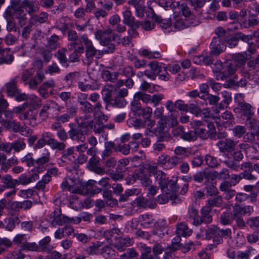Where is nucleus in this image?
Returning a JSON list of instances; mask_svg holds the SVG:
<instances>
[{
	"instance_id": "obj_58",
	"label": "nucleus",
	"mask_w": 259,
	"mask_h": 259,
	"mask_svg": "<svg viewBox=\"0 0 259 259\" xmlns=\"http://www.w3.org/2000/svg\"><path fill=\"white\" fill-rule=\"evenodd\" d=\"M140 248L142 252L141 259H154L153 257H150V256L149 255L151 251L150 247L147 246L145 244H142Z\"/></svg>"
},
{
	"instance_id": "obj_8",
	"label": "nucleus",
	"mask_w": 259,
	"mask_h": 259,
	"mask_svg": "<svg viewBox=\"0 0 259 259\" xmlns=\"http://www.w3.org/2000/svg\"><path fill=\"white\" fill-rule=\"evenodd\" d=\"M70 130L68 131V136L69 138L73 141L77 142H84L86 137L84 131L81 130V127L73 126L72 124H70Z\"/></svg>"
},
{
	"instance_id": "obj_18",
	"label": "nucleus",
	"mask_w": 259,
	"mask_h": 259,
	"mask_svg": "<svg viewBox=\"0 0 259 259\" xmlns=\"http://www.w3.org/2000/svg\"><path fill=\"white\" fill-rule=\"evenodd\" d=\"M76 121L77 122L79 127L90 129L93 128L94 121L92 116L89 114L77 117Z\"/></svg>"
},
{
	"instance_id": "obj_12",
	"label": "nucleus",
	"mask_w": 259,
	"mask_h": 259,
	"mask_svg": "<svg viewBox=\"0 0 259 259\" xmlns=\"http://www.w3.org/2000/svg\"><path fill=\"white\" fill-rule=\"evenodd\" d=\"M123 23L130 27V28L136 29L138 28L139 21H136L135 18L133 16L132 12L126 8L122 12Z\"/></svg>"
},
{
	"instance_id": "obj_50",
	"label": "nucleus",
	"mask_w": 259,
	"mask_h": 259,
	"mask_svg": "<svg viewBox=\"0 0 259 259\" xmlns=\"http://www.w3.org/2000/svg\"><path fill=\"white\" fill-rule=\"evenodd\" d=\"M50 153L48 150L45 149L42 155L35 160V162L38 165H43L50 161Z\"/></svg>"
},
{
	"instance_id": "obj_45",
	"label": "nucleus",
	"mask_w": 259,
	"mask_h": 259,
	"mask_svg": "<svg viewBox=\"0 0 259 259\" xmlns=\"http://www.w3.org/2000/svg\"><path fill=\"white\" fill-rule=\"evenodd\" d=\"M133 204L140 208H146L150 206V201L144 197L139 196L133 201Z\"/></svg>"
},
{
	"instance_id": "obj_15",
	"label": "nucleus",
	"mask_w": 259,
	"mask_h": 259,
	"mask_svg": "<svg viewBox=\"0 0 259 259\" xmlns=\"http://www.w3.org/2000/svg\"><path fill=\"white\" fill-rule=\"evenodd\" d=\"M240 169L243 171V172H241L243 179L250 181L255 180L256 179V177L251 173L253 169L251 162H246L242 163Z\"/></svg>"
},
{
	"instance_id": "obj_59",
	"label": "nucleus",
	"mask_w": 259,
	"mask_h": 259,
	"mask_svg": "<svg viewBox=\"0 0 259 259\" xmlns=\"http://www.w3.org/2000/svg\"><path fill=\"white\" fill-rule=\"evenodd\" d=\"M219 233V228L213 226L209 227L206 230L205 232V238L210 240L213 237H214L215 235L218 234Z\"/></svg>"
},
{
	"instance_id": "obj_34",
	"label": "nucleus",
	"mask_w": 259,
	"mask_h": 259,
	"mask_svg": "<svg viewBox=\"0 0 259 259\" xmlns=\"http://www.w3.org/2000/svg\"><path fill=\"white\" fill-rule=\"evenodd\" d=\"M67 37L68 40L72 41V42L69 43L68 45L67 48L69 51H72L76 47L77 45L76 41L78 39V35L76 32L75 30H69L68 32Z\"/></svg>"
},
{
	"instance_id": "obj_47",
	"label": "nucleus",
	"mask_w": 259,
	"mask_h": 259,
	"mask_svg": "<svg viewBox=\"0 0 259 259\" xmlns=\"http://www.w3.org/2000/svg\"><path fill=\"white\" fill-rule=\"evenodd\" d=\"M134 99L136 101L141 100L145 103H148L150 102L151 98L150 95L146 94L142 92H138L135 94Z\"/></svg>"
},
{
	"instance_id": "obj_2",
	"label": "nucleus",
	"mask_w": 259,
	"mask_h": 259,
	"mask_svg": "<svg viewBox=\"0 0 259 259\" xmlns=\"http://www.w3.org/2000/svg\"><path fill=\"white\" fill-rule=\"evenodd\" d=\"M155 179L163 193L168 194L170 192H176L177 187L175 182L169 180L162 171L159 170L156 174Z\"/></svg>"
},
{
	"instance_id": "obj_25",
	"label": "nucleus",
	"mask_w": 259,
	"mask_h": 259,
	"mask_svg": "<svg viewBox=\"0 0 259 259\" xmlns=\"http://www.w3.org/2000/svg\"><path fill=\"white\" fill-rule=\"evenodd\" d=\"M17 77L12 79L9 82L5 85L6 92L8 96L11 97H14L15 95L18 93L19 91L17 87Z\"/></svg>"
},
{
	"instance_id": "obj_37",
	"label": "nucleus",
	"mask_w": 259,
	"mask_h": 259,
	"mask_svg": "<svg viewBox=\"0 0 259 259\" xmlns=\"http://www.w3.org/2000/svg\"><path fill=\"white\" fill-rule=\"evenodd\" d=\"M115 144L111 141L106 142L104 144L105 149L102 151L101 157L103 159L110 156L112 153V149L114 148Z\"/></svg>"
},
{
	"instance_id": "obj_38",
	"label": "nucleus",
	"mask_w": 259,
	"mask_h": 259,
	"mask_svg": "<svg viewBox=\"0 0 259 259\" xmlns=\"http://www.w3.org/2000/svg\"><path fill=\"white\" fill-rule=\"evenodd\" d=\"M234 220L231 212H223L220 215V223L223 225H231Z\"/></svg>"
},
{
	"instance_id": "obj_44",
	"label": "nucleus",
	"mask_w": 259,
	"mask_h": 259,
	"mask_svg": "<svg viewBox=\"0 0 259 259\" xmlns=\"http://www.w3.org/2000/svg\"><path fill=\"white\" fill-rule=\"evenodd\" d=\"M102 243L100 241H96L92 243L85 249L89 254H96L99 253V249L102 246Z\"/></svg>"
},
{
	"instance_id": "obj_23",
	"label": "nucleus",
	"mask_w": 259,
	"mask_h": 259,
	"mask_svg": "<svg viewBox=\"0 0 259 259\" xmlns=\"http://www.w3.org/2000/svg\"><path fill=\"white\" fill-rule=\"evenodd\" d=\"M127 4L135 9L136 15L138 17L142 18L144 16L145 7L143 0H128Z\"/></svg>"
},
{
	"instance_id": "obj_9",
	"label": "nucleus",
	"mask_w": 259,
	"mask_h": 259,
	"mask_svg": "<svg viewBox=\"0 0 259 259\" xmlns=\"http://www.w3.org/2000/svg\"><path fill=\"white\" fill-rule=\"evenodd\" d=\"M211 208L206 205L202 207L200 210V216L194 222L195 226H198L202 223L209 224L212 222V218L211 214Z\"/></svg>"
},
{
	"instance_id": "obj_63",
	"label": "nucleus",
	"mask_w": 259,
	"mask_h": 259,
	"mask_svg": "<svg viewBox=\"0 0 259 259\" xmlns=\"http://www.w3.org/2000/svg\"><path fill=\"white\" fill-rule=\"evenodd\" d=\"M250 256L251 250L249 249L239 250L236 253L237 259H250Z\"/></svg>"
},
{
	"instance_id": "obj_14",
	"label": "nucleus",
	"mask_w": 259,
	"mask_h": 259,
	"mask_svg": "<svg viewBox=\"0 0 259 259\" xmlns=\"http://www.w3.org/2000/svg\"><path fill=\"white\" fill-rule=\"evenodd\" d=\"M236 110L242 116H245L246 118L253 116L254 115L253 107L250 104L246 102H240L238 103Z\"/></svg>"
},
{
	"instance_id": "obj_19",
	"label": "nucleus",
	"mask_w": 259,
	"mask_h": 259,
	"mask_svg": "<svg viewBox=\"0 0 259 259\" xmlns=\"http://www.w3.org/2000/svg\"><path fill=\"white\" fill-rule=\"evenodd\" d=\"M259 23V19L256 15L249 13L248 16L241 20L240 24L244 28H253Z\"/></svg>"
},
{
	"instance_id": "obj_40",
	"label": "nucleus",
	"mask_w": 259,
	"mask_h": 259,
	"mask_svg": "<svg viewBox=\"0 0 259 259\" xmlns=\"http://www.w3.org/2000/svg\"><path fill=\"white\" fill-rule=\"evenodd\" d=\"M23 5L24 7L28 8V13L30 15L38 10V4L35 2L24 0Z\"/></svg>"
},
{
	"instance_id": "obj_60",
	"label": "nucleus",
	"mask_w": 259,
	"mask_h": 259,
	"mask_svg": "<svg viewBox=\"0 0 259 259\" xmlns=\"http://www.w3.org/2000/svg\"><path fill=\"white\" fill-rule=\"evenodd\" d=\"M194 62L196 63H203L206 65H209L212 63V57L210 56H200L198 58H194Z\"/></svg>"
},
{
	"instance_id": "obj_55",
	"label": "nucleus",
	"mask_w": 259,
	"mask_h": 259,
	"mask_svg": "<svg viewBox=\"0 0 259 259\" xmlns=\"http://www.w3.org/2000/svg\"><path fill=\"white\" fill-rule=\"evenodd\" d=\"M117 73L118 74H119L124 75L127 78H131L135 74L133 71V67L130 66L120 68L119 70V72Z\"/></svg>"
},
{
	"instance_id": "obj_20",
	"label": "nucleus",
	"mask_w": 259,
	"mask_h": 259,
	"mask_svg": "<svg viewBox=\"0 0 259 259\" xmlns=\"http://www.w3.org/2000/svg\"><path fill=\"white\" fill-rule=\"evenodd\" d=\"M77 110V108L74 106L69 107L67 108L66 113L58 116L56 120L62 123L68 122L71 118L75 116Z\"/></svg>"
},
{
	"instance_id": "obj_10",
	"label": "nucleus",
	"mask_w": 259,
	"mask_h": 259,
	"mask_svg": "<svg viewBox=\"0 0 259 259\" xmlns=\"http://www.w3.org/2000/svg\"><path fill=\"white\" fill-rule=\"evenodd\" d=\"M236 65L231 62H224L222 74H217V80H224L232 75L236 70Z\"/></svg>"
},
{
	"instance_id": "obj_16",
	"label": "nucleus",
	"mask_w": 259,
	"mask_h": 259,
	"mask_svg": "<svg viewBox=\"0 0 259 259\" xmlns=\"http://www.w3.org/2000/svg\"><path fill=\"white\" fill-rule=\"evenodd\" d=\"M14 97H15V99L18 102H21L29 99L30 101H31L30 104L33 106H38L40 105V99L36 96L31 95L29 97L26 94L21 93L19 90L18 91V93L15 95Z\"/></svg>"
},
{
	"instance_id": "obj_24",
	"label": "nucleus",
	"mask_w": 259,
	"mask_h": 259,
	"mask_svg": "<svg viewBox=\"0 0 259 259\" xmlns=\"http://www.w3.org/2000/svg\"><path fill=\"white\" fill-rule=\"evenodd\" d=\"M14 60V56L9 49L0 48V65L6 64H10Z\"/></svg>"
},
{
	"instance_id": "obj_56",
	"label": "nucleus",
	"mask_w": 259,
	"mask_h": 259,
	"mask_svg": "<svg viewBox=\"0 0 259 259\" xmlns=\"http://www.w3.org/2000/svg\"><path fill=\"white\" fill-rule=\"evenodd\" d=\"M4 125L8 128H12L15 132H18L21 126L20 123L17 122L15 120H5Z\"/></svg>"
},
{
	"instance_id": "obj_51",
	"label": "nucleus",
	"mask_w": 259,
	"mask_h": 259,
	"mask_svg": "<svg viewBox=\"0 0 259 259\" xmlns=\"http://www.w3.org/2000/svg\"><path fill=\"white\" fill-rule=\"evenodd\" d=\"M49 145L53 149H57L59 151L63 150L66 147V145L64 143L59 142L54 138L50 140Z\"/></svg>"
},
{
	"instance_id": "obj_17",
	"label": "nucleus",
	"mask_w": 259,
	"mask_h": 259,
	"mask_svg": "<svg viewBox=\"0 0 259 259\" xmlns=\"http://www.w3.org/2000/svg\"><path fill=\"white\" fill-rule=\"evenodd\" d=\"M133 238L130 237L116 238L114 246L120 251H124L127 247L132 245L134 243Z\"/></svg>"
},
{
	"instance_id": "obj_1",
	"label": "nucleus",
	"mask_w": 259,
	"mask_h": 259,
	"mask_svg": "<svg viewBox=\"0 0 259 259\" xmlns=\"http://www.w3.org/2000/svg\"><path fill=\"white\" fill-rule=\"evenodd\" d=\"M95 38L99 41L101 46L106 47V49L103 50L105 54L112 53L116 49L115 45L112 42V40H120L119 36L113 32L110 28H103L97 29L94 33Z\"/></svg>"
},
{
	"instance_id": "obj_42",
	"label": "nucleus",
	"mask_w": 259,
	"mask_h": 259,
	"mask_svg": "<svg viewBox=\"0 0 259 259\" xmlns=\"http://www.w3.org/2000/svg\"><path fill=\"white\" fill-rule=\"evenodd\" d=\"M153 18L155 22L158 23L160 26L163 29H167L171 25L172 23L170 20L162 19L160 17L155 14L153 15Z\"/></svg>"
},
{
	"instance_id": "obj_36",
	"label": "nucleus",
	"mask_w": 259,
	"mask_h": 259,
	"mask_svg": "<svg viewBox=\"0 0 259 259\" xmlns=\"http://www.w3.org/2000/svg\"><path fill=\"white\" fill-rule=\"evenodd\" d=\"M176 232L177 235L186 236L191 234L192 230L188 227L186 224L181 223L177 225Z\"/></svg>"
},
{
	"instance_id": "obj_22",
	"label": "nucleus",
	"mask_w": 259,
	"mask_h": 259,
	"mask_svg": "<svg viewBox=\"0 0 259 259\" xmlns=\"http://www.w3.org/2000/svg\"><path fill=\"white\" fill-rule=\"evenodd\" d=\"M99 163V158L98 156L91 157L87 164L88 168L97 174H103L105 172L104 168L98 166V164Z\"/></svg>"
},
{
	"instance_id": "obj_11",
	"label": "nucleus",
	"mask_w": 259,
	"mask_h": 259,
	"mask_svg": "<svg viewBox=\"0 0 259 259\" xmlns=\"http://www.w3.org/2000/svg\"><path fill=\"white\" fill-rule=\"evenodd\" d=\"M210 54L214 56H218L224 52L226 48L225 41L221 38L214 37L211 44Z\"/></svg>"
},
{
	"instance_id": "obj_57",
	"label": "nucleus",
	"mask_w": 259,
	"mask_h": 259,
	"mask_svg": "<svg viewBox=\"0 0 259 259\" xmlns=\"http://www.w3.org/2000/svg\"><path fill=\"white\" fill-rule=\"evenodd\" d=\"M204 127H199L195 129L194 132H196V136H198L202 139L205 140L210 138V135L207 130Z\"/></svg>"
},
{
	"instance_id": "obj_64",
	"label": "nucleus",
	"mask_w": 259,
	"mask_h": 259,
	"mask_svg": "<svg viewBox=\"0 0 259 259\" xmlns=\"http://www.w3.org/2000/svg\"><path fill=\"white\" fill-rule=\"evenodd\" d=\"M247 224L252 229L259 227V217L250 218L247 220Z\"/></svg>"
},
{
	"instance_id": "obj_26",
	"label": "nucleus",
	"mask_w": 259,
	"mask_h": 259,
	"mask_svg": "<svg viewBox=\"0 0 259 259\" xmlns=\"http://www.w3.org/2000/svg\"><path fill=\"white\" fill-rule=\"evenodd\" d=\"M52 135L49 132H44L41 136V138L37 141L34 146V149H40L46 145H49L50 140L53 139Z\"/></svg>"
},
{
	"instance_id": "obj_3",
	"label": "nucleus",
	"mask_w": 259,
	"mask_h": 259,
	"mask_svg": "<svg viewBox=\"0 0 259 259\" xmlns=\"http://www.w3.org/2000/svg\"><path fill=\"white\" fill-rule=\"evenodd\" d=\"M136 176L137 179L140 181L142 187L147 190L148 196H154L156 194L158 188L152 185L149 176L145 174L144 169L139 168L136 172Z\"/></svg>"
},
{
	"instance_id": "obj_41",
	"label": "nucleus",
	"mask_w": 259,
	"mask_h": 259,
	"mask_svg": "<svg viewBox=\"0 0 259 259\" xmlns=\"http://www.w3.org/2000/svg\"><path fill=\"white\" fill-rule=\"evenodd\" d=\"M247 56L241 54H236L234 55L231 62L236 65V68L240 67L245 64Z\"/></svg>"
},
{
	"instance_id": "obj_21",
	"label": "nucleus",
	"mask_w": 259,
	"mask_h": 259,
	"mask_svg": "<svg viewBox=\"0 0 259 259\" xmlns=\"http://www.w3.org/2000/svg\"><path fill=\"white\" fill-rule=\"evenodd\" d=\"M37 112L35 109H29L25 112L23 114L19 115V118L20 120H28L30 121V124L34 126L37 123Z\"/></svg>"
},
{
	"instance_id": "obj_30",
	"label": "nucleus",
	"mask_w": 259,
	"mask_h": 259,
	"mask_svg": "<svg viewBox=\"0 0 259 259\" xmlns=\"http://www.w3.org/2000/svg\"><path fill=\"white\" fill-rule=\"evenodd\" d=\"M127 36H124L121 39V42L123 46H128L131 42L133 38L138 36V32L136 29L133 28H129L127 30Z\"/></svg>"
},
{
	"instance_id": "obj_46",
	"label": "nucleus",
	"mask_w": 259,
	"mask_h": 259,
	"mask_svg": "<svg viewBox=\"0 0 259 259\" xmlns=\"http://www.w3.org/2000/svg\"><path fill=\"white\" fill-rule=\"evenodd\" d=\"M102 76L104 80L114 82L117 80L118 73L116 72L111 73L107 70H104L102 71Z\"/></svg>"
},
{
	"instance_id": "obj_29",
	"label": "nucleus",
	"mask_w": 259,
	"mask_h": 259,
	"mask_svg": "<svg viewBox=\"0 0 259 259\" xmlns=\"http://www.w3.org/2000/svg\"><path fill=\"white\" fill-rule=\"evenodd\" d=\"M6 223V228L8 231H12L15 229L16 225L20 223L21 220L18 215H11L5 220Z\"/></svg>"
},
{
	"instance_id": "obj_61",
	"label": "nucleus",
	"mask_w": 259,
	"mask_h": 259,
	"mask_svg": "<svg viewBox=\"0 0 259 259\" xmlns=\"http://www.w3.org/2000/svg\"><path fill=\"white\" fill-rule=\"evenodd\" d=\"M200 24L199 20L194 16H191L190 17L185 18V24L186 28H188L191 26H195Z\"/></svg>"
},
{
	"instance_id": "obj_5",
	"label": "nucleus",
	"mask_w": 259,
	"mask_h": 259,
	"mask_svg": "<svg viewBox=\"0 0 259 259\" xmlns=\"http://www.w3.org/2000/svg\"><path fill=\"white\" fill-rule=\"evenodd\" d=\"M73 154V148H69L63 151L61 160L66 164L68 165L67 166L66 169L69 172L73 170L76 172V169L78 166L75 162V158Z\"/></svg>"
},
{
	"instance_id": "obj_28",
	"label": "nucleus",
	"mask_w": 259,
	"mask_h": 259,
	"mask_svg": "<svg viewBox=\"0 0 259 259\" xmlns=\"http://www.w3.org/2000/svg\"><path fill=\"white\" fill-rule=\"evenodd\" d=\"M51 238L49 236H46L38 243V247H39L42 252L50 253L54 249V246L50 244Z\"/></svg>"
},
{
	"instance_id": "obj_13",
	"label": "nucleus",
	"mask_w": 259,
	"mask_h": 259,
	"mask_svg": "<svg viewBox=\"0 0 259 259\" xmlns=\"http://www.w3.org/2000/svg\"><path fill=\"white\" fill-rule=\"evenodd\" d=\"M217 145L221 152L230 153L234 151L236 142L231 139L228 138L219 141Z\"/></svg>"
},
{
	"instance_id": "obj_62",
	"label": "nucleus",
	"mask_w": 259,
	"mask_h": 259,
	"mask_svg": "<svg viewBox=\"0 0 259 259\" xmlns=\"http://www.w3.org/2000/svg\"><path fill=\"white\" fill-rule=\"evenodd\" d=\"M80 109L85 113H90L93 111V105L89 102H83L79 104Z\"/></svg>"
},
{
	"instance_id": "obj_31",
	"label": "nucleus",
	"mask_w": 259,
	"mask_h": 259,
	"mask_svg": "<svg viewBox=\"0 0 259 259\" xmlns=\"http://www.w3.org/2000/svg\"><path fill=\"white\" fill-rule=\"evenodd\" d=\"M67 50L65 48L61 49L55 54V57L57 58L60 63L63 66L67 67L69 65L67 63V58L66 54Z\"/></svg>"
},
{
	"instance_id": "obj_48",
	"label": "nucleus",
	"mask_w": 259,
	"mask_h": 259,
	"mask_svg": "<svg viewBox=\"0 0 259 259\" xmlns=\"http://www.w3.org/2000/svg\"><path fill=\"white\" fill-rule=\"evenodd\" d=\"M180 163V158L177 156H173L171 157L168 156L165 167L167 168H172L177 166Z\"/></svg>"
},
{
	"instance_id": "obj_53",
	"label": "nucleus",
	"mask_w": 259,
	"mask_h": 259,
	"mask_svg": "<svg viewBox=\"0 0 259 259\" xmlns=\"http://www.w3.org/2000/svg\"><path fill=\"white\" fill-rule=\"evenodd\" d=\"M22 250L31 251H37L38 249V245L35 242H28L26 241L21 246Z\"/></svg>"
},
{
	"instance_id": "obj_32",
	"label": "nucleus",
	"mask_w": 259,
	"mask_h": 259,
	"mask_svg": "<svg viewBox=\"0 0 259 259\" xmlns=\"http://www.w3.org/2000/svg\"><path fill=\"white\" fill-rule=\"evenodd\" d=\"M223 203V200L221 196L217 195L215 196H212L206 201V206H209L210 208L214 207H221Z\"/></svg>"
},
{
	"instance_id": "obj_49",
	"label": "nucleus",
	"mask_w": 259,
	"mask_h": 259,
	"mask_svg": "<svg viewBox=\"0 0 259 259\" xmlns=\"http://www.w3.org/2000/svg\"><path fill=\"white\" fill-rule=\"evenodd\" d=\"M232 131L233 136L238 138L242 137L246 132V127L240 125L235 126Z\"/></svg>"
},
{
	"instance_id": "obj_43",
	"label": "nucleus",
	"mask_w": 259,
	"mask_h": 259,
	"mask_svg": "<svg viewBox=\"0 0 259 259\" xmlns=\"http://www.w3.org/2000/svg\"><path fill=\"white\" fill-rule=\"evenodd\" d=\"M13 150L15 152H20L26 148V144L23 139H18L12 142Z\"/></svg>"
},
{
	"instance_id": "obj_27",
	"label": "nucleus",
	"mask_w": 259,
	"mask_h": 259,
	"mask_svg": "<svg viewBox=\"0 0 259 259\" xmlns=\"http://www.w3.org/2000/svg\"><path fill=\"white\" fill-rule=\"evenodd\" d=\"M15 17L18 20V25L22 27L26 24L27 17L26 13L22 7H18L15 10Z\"/></svg>"
},
{
	"instance_id": "obj_33",
	"label": "nucleus",
	"mask_w": 259,
	"mask_h": 259,
	"mask_svg": "<svg viewBox=\"0 0 259 259\" xmlns=\"http://www.w3.org/2000/svg\"><path fill=\"white\" fill-rule=\"evenodd\" d=\"M73 50V52L69 56V61L71 62H78L81 54L84 52V48L81 45L78 47H76Z\"/></svg>"
},
{
	"instance_id": "obj_39",
	"label": "nucleus",
	"mask_w": 259,
	"mask_h": 259,
	"mask_svg": "<svg viewBox=\"0 0 259 259\" xmlns=\"http://www.w3.org/2000/svg\"><path fill=\"white\" fill-rule=\"evenodd\" d=\"M174 27L179 30L186 28L185 24V18H183L180 16H176L172 20Z\"/></svg>"
},
{
	"instance_id": "obj_6",
	"label": "nucleus",
	"mask_w": 259,
	"mask_h": 259,
	"mask_svg": "<svg viewBox=\"0 0 259 259\" xmlns=\"http://www.w3.org/2000/svg\"><path fill=\"white\" fill-rule=\"evenodd\" d=\"M105 91H107V93L104 96L103 100L106 103V109H107L109 105L117 108H122L126 104V102L123 98H120L116 96L114 98H112L111 94L107 90L106 86L102 89V92Z\"/></svg>"
},
{
	"instance_id": "obj_7",
	"label": "nucleus",
	"mask_w": 259,
	"mask_h": 259,
	"mask_svg": "<svg viewBox=\"0 0 259 259\" xmlns=\"http://www.w3.org/2000/svg\"><path fill=\"white\" fill-rule=\"evenodd\" d=\"M153 133L158 141H168L171 139L167 126L161 121L158 122L156 128L153 130Z\"/></svg>"
},
{
	"instance_id": "obj_4",
	"label": "nucleus",
	"mask_w": 259,
	"mask_h": 259,
	"mask_svg": "<svg viewBox=\"0 0 259 259\" xmlns=\"http://www.w3.org/2000/svg\"><path fill=\"white\" fill-rule=\"evenodd\" d=\"M79 41L83 44L85 48V55L88 59L92 58L96 56L98 58H101L104 52L102 51L97 50L94 46L92 41L85 34L80 35L78 38Z\"/></svg>"
},
{
	"instance_id": "obj_52",
	"label": "nucleus",
	"mask_w": 259,
	"mask_h": 259,
	"mask_svg": "<svg viewBox=\"0 0 259 259\" xmlns=\"http://www.w3.org/2000/svg\"><path fill=\"white\" fill-rule=\"evenodd\" d=\"M49 145L53 149H57L59 151L63 150L66 147V145L64 143L59 142L54 138L50 140Z\"/></svg>"
},
{
	"instance_id": "obj_35",
	"label": "nucleus",
	"mask_w": 259,
	"mask_h": 259,
	"mask_svg": "<svg viewBox=\"0 0 259 259\" xmlns=\"http://www.w3.org/2000/svg\"><path fill=\"white\" fill-rule=\"evenodd\" d=\"M2 183L4 184L3 186L5 187V189L7 188H14L16 185V180L13 179L11 176L6 175L2 177Z\"/></svg>"
},
{
	"instance_id": "obj_54",
	"label": "nucleus",
	"mask_w": 259,
	"mask_h": 259,
	"mask_svg": "<svg viewBox=\"0 0 259 259\" xmlns=\"http://www.w3.org/2000/svg\"><path fill=\"white\" fill-rule=\"evenodd\" d=\"M222 118L224 126H227L231 123V121L233 119V116L230 112L226 111L222 115Z\"/></svg>"
}]
</instances>
